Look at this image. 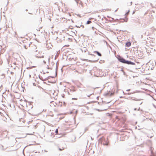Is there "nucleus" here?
<instances>
[{"label":"nucleus","instance_id":"obj_17","mask_svg":"<svg viewBox=\"0 0 156 156\" xmlns=\"http://www.w3.org/2000/svg\"><path fill=\"white\" fill-rule=\"evenodd\" d=\"M76 72H78L77 71H76Z\"/></svg>","mask_w":156,"mask_h":156},{"label":"nucleus","instance_id":"obj_15","mask_svg":"<svg viewBox=\"0 0 156 156\" xmlns=\"http://www.w3.org/2000/svg\"><path fill=\"white\" fill-rule=\"evenodd\" d=\"M72 99H74V100H76L77 99H76V98H73Z\"/></svg>","mask_w":156,"mask_h":156},{"label":"nucleus","instance_id":"obj_7","mask_svg":"<svg viewBox=\"0 0 156 156\" xmlns=\"http://www.w3.org/2000/svg\"><path fill=\"white\" fill-rule=\"evenodd\" d=\"M34 132H33L31 133H27V135H33L34 134Z\"/></svg>","mask_w":156,"mask_h":156},{"label":"nucleus","instance_id":"obj_18","mask_svg":"<svg viewBox=\"0 0 156 156\" xmlns=\"http://www.w3.org/2000/svg\"><path fill=\"white\" fill-rule=\"evenodd\" d=\"M111 115H109V116H111Z\"/></svg>","mask_w":156,"mask_h":156},{"label":"nucleus","instance_id":"obj_10","mask_svg":"<svg viewBox=\"0 0 156 156\" xmlns=\"http://www.w3.org/2000/svg\"><path fill=\"white\" fill-rule=\"evenodd\" d=\"M37 57H39V58H44V56H37Z\"/></svg>","mask_w":156,"mask_h":156},{"label":"nucleus","instance_id":"obj_14","mask_svg":"<svg viewBox=\"0 0 156 156\" xmlns=\"http://www.w3.org/2000/svg\"><path fill=\"white\" fill-rule=\"evenodd\" d=\"M129 90H130V89H128V90H127V91H129Z\"/></svg>","mask_w":156,"mask_h":156},{"label":"nucleus","instance_id":"obj_8","mask_svg":"<svg viewBox=\"0 0 156 156\" xmlns=\"http://www.w3.org/2000/svg\"><path fill=\"white\" fill-rule=\"evenodd\" d=\"M64 149H65L64 148L62 147V148H59V150L60 151H62L64 150Z\"/></svg>","mask_w":156,"mask_h":156},{"label":"nucleus","instance_id":"obj_9","mask_svg":"<svg viewBox=\"0 0 156 156\" xmlns=\"http://www.w3.org/2000/svg\"><path fill=\"white\" fill-rule=\"evenodd\" d=\"M91 23V21H88L87 22V24H88Z\"/></svg>","mask_w":156,"mask_h":156},{"label":"nucleus","instance_id":"obj_5","mask_svg":"<svg viewBox=\"0 0 156 156\" xmlns=\"http://www.w3.org/2000/svg\"><path fill=\"white\" fill-rule=\"evenodd\" d=\"M94 53H96L99 56H101V54L98 51H94Z\"/></svg>","mask_w":156,"mask_h":156},{"label":"nucleus","instance_id":"obj_3","mask_svg":"<svg viewBox=\"0 0 156 156\" xmlns=\"http://www.w3.org/2000/svg\"><path fill=\"white\" fill-rule=\"evenodd\" d=\"M30 45H31L30 46V47H33V48H32V49L33 50H35L37 49V47L34 44H31Z\"/></svg>","mask_w":156,"mask_h":156},{"label":"nucleus","instance_id":"obj_12","mask_svg":"<svg viewBox=\"0 0 156 156\" xmlns=\"http://www.w3.org/2000/svg\"><path fill=\"white\" fill-rule=\"evenodd\" d=\"M151 156H156V155H154V154H152L151 155Z\"/></svg>","mask_w":156,"mask_h":156},{"label":"nucleus","instance_id":"obj_11","mask_svg":"<svg viewBox=\"0 0 156 156\" xmlns=\"http://www.w3.org/2000/svg\"><path fill=\"white\" fill-rule=\"evenodd\" d=\"M55 133L57 134H58V129H56V131H55Z\"/></svg>","mask_w":156,"mask_h":156},{"label":"nucleus","instance_id":"obj_1","mask_svg":"<svg viewBox=\"0 0 156 156\" xmlns=\"http://www.w3.org/2000/svg\"><path fill=\"white\" fill-rule=\"evenodd\" d=\"M118 59L119 61L124 63L132 65H135V63H134L130 61H126L124 59L121 57H119L118 58Z\"/></svg>","mask_w":156,"mask_h":156},{"label":"nucleus","instance_id":"obj_2","mask_svg":"<svg viewBox=\"0 0 156 156\" xmlns=\"http://www.w3.org/2000/svg\"><path fill=\"white\" fill-rule=\"evenodd\" d=\"M103 140H105V138H103L102 139V141H101V143L104 145H108V141H107L106 142L104 143L103 141Z\"/></svg>","mask_w":156,"mask_h":156},{"label":"nucleus","instance_id":"obj_4","mask_svg":"<svg viewBox=\"0 0 156 156\" xmlns=\"http://www.w3.org/2000/svg\"><path fill=\"white\" fill-rule=\"evenodd\" d=\"M131 45V43L130 42H127L126 44V47H129Z\"/></svg>","mask_w":156,"mask_h":156},{"label":"nucleus","instance_id":"obj_6","mask_svg":"<svg viewBox=\"0 0 156 156\" xmlns=\"http://www.w3.org/2000/svg\"><path fill=\"white\" fill-rule=\"evenodd\" d=\"M50 45V46L49 47H48V45H47V48H48V50L51 49V47L52 46V45Z\"/></svg>","mask_w":156,"mask_h":156},{"label":"nucleus","instance_id":"obj_13","mask_svg":"<svg viewBox=\"0 0 156 156\" xmlns=\"http://www.w3.org/2000/svg\"><path fill=\"white\" fill-rule=\"evenodd\" d=\"M11 74H13V72H11Z\"/></svg>","mask_w":156,"mask_h":156},{"label":"nucleus","instance_id":"obj_16","mask_svg":"<svg viewBox=\"0 0 156 156\" xmlns=\"http://www.w3.org/2000/svg\"><path fill=\"white\" fill-rule=\"evenodd\" d=\"M44 62L45 64L46 63V62L45 61H44Z\"/></svg>","mask_w":156,"mask_h":156}]
</instances>
